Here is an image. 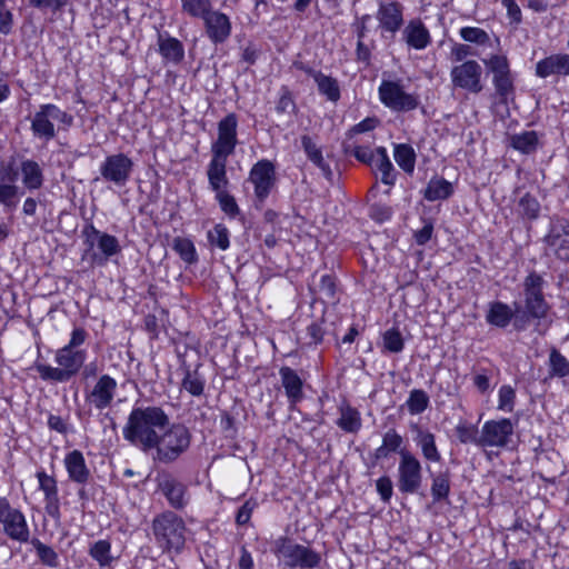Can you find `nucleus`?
<instances>
[{
	"instance_id": "obj_1",
	"label": "nucleus",
	"mask_w": 569,
	"mask_h": 569,
	"mask_svg": "<svg viewBox=\"0 0 569 569\" xmlns=\"http://www.w3.org/2000/svg\"><path fill=\"white\" fill-rule=\"evenodd\" d=\"M168 422V415L159 407L134 408L123 427V437L143 451L152 450Z\"/></svg>"
},
{
	"instance_id": "obj_2",
	"label": "nucleus",
	"mask_w": 569,
	"mask_h": 569,
	"mask_svg": "<svg viewBox=\"0 0 569 569\" xmlns=\"http://www.w3.org/2000/svg\"><path fill=\"white\" fill-rule=\"evenodd\" d=\"M87 360L86 350H71L62 347L54 352L57 367L37 363L36 369L41 379L53 382H67L74 377Z\"/></svg>"
},
{
	"instance_id": "obj_3",
	"label": "nucleus",
	"mask_w": 569,
	"mask_h": 569,
	"mask_svg": "<svg viewBox=\"0 0 569 569\" xmlns=\"http://www.w3.org/2000/svg\"><path fill=\"white\" fill-rule=\"evenodd\" d=\"M191 435L181 423L171 422L168 418L157 443L153 446L154 458L159 461L170 462L182 455L190 446Z\"/></svg>"
},
{
	"instance_id": "obj_4",
	"label": "nucleus",
	"mask_w": 569,
	"mask_h": 569,
	"mask_svg": "<svg viewBox=\"0 0 569 569\" xmlns=\"http://www.w3.org/2000/svg\"><path fill=\"white\" fill-rule=\"evenodd\" d=\"M157 543L168 552H180L186 542L184 521L172 512L158 516L152 523Z\"/></svg>"
},
{
	"instance_id": "obj_5",
	"label": "nucleus",
	"mask_w": 569,
	"mask_h": 569,
	"mask_svg": "<svg viewBox=\"0 0 569 569\" xmlns=\"http://www.w3.org/2000/svg\"><path fill=\"white\" fill-rule=\"evenodd\" d=\"M71 122L72 117L60 110L57 106L44 104L34 114L32 130L38 137L49 140L54 136L56 123L69 127Z\"/></svg>"
},
{
	"instance_id": "obj_6",
	"label": "nucleus",
	"mask_w": 569,
	"mask_h": 569,
	"mask_svg": "<svg viewBox=\"0 0 569 569\" xmlns=\"http://www.w3.org/2000/svg\"><path fill=\"white\" fill-rule=\"evenodd\" d=\"M515 432V425L510 419H492L482 425L477 445L480 447L503 448L508 446Z\"/></svg>"
},
{
	"instance_id": "obj_7",
	"label": "nucleus",
	"mask_w": 569,
	"mask_h": 569,
	"mask_svg": "<svg viewBox=\"0 0 569 569\" xmlns=\"http://www.w3.org/2000/svg\"><path fill=\"white\" fill-rule=\"evenodd\" d=\"M0 525L11 539L19 542L29 540L30 532L26 517L21 511L12 508L6 498H0Z\"/></svg>"
},
{
	"instance_id": "obj_8",
	"label": "nucleus",
	"mask_w": 569,
	"mask_h": 569,
	"mask_svg": "<svg viewBox=\"0 0 569 569\" xmlns=\"http://www.w3.org/2000/svg\"><path fill=\"white\" fill-rule=\"evenodd\" d=\"M420 461L410 452L402 451L398 466V488L405 493H415L421 486Z\"/></svg>"
},
{
	"instance_id": "obj_9",
	"label": "nucleus",
	"mask_w": 569,
	"mask_h": 569,
	"mask_svg": "<svg viewBox=\"0 0 569 569\" xmlns=\"http://www.w3.org/2000/svg\"><path fill=\"white\" fill-rule=\"evenodd\" d=\"M238 120L233 113L226 116L218 123V136L212 142V156L228 158L233 153L238 143L237 138Z\"/></svg>"
},
{
	"instance_id": "obj_10",
	"label": "nucleus",
	"mask_w": 569,
	"mask_h": 569,
	"mask_svg": "<svg viewBox=\"0 0 569 569\" xmlns=\"http://www.w3.org/2000/svg\"><path fill=\"white\" fill-rule=\"evenodd\" d=\"M378 91L380 101L391 110L408 111L418 106L417 98L407 93L399 82L382 81Z\"/></svg>"
},
{
	"instance_id": "obj_11",
	"label": "nucleus",
	"mask_w": 569,
	"mask_h": 569,
	"mask_svg": "<svg viewBox=\"0 0 569 569\" xmlns=\"http://www.w3.org/2000/svg\"><path fill=\"white\" fill-rule=\"evenodd\" d=\"M132 169V160L123 153H116L106 157L99 168L101 177L106 181L112 182L119 187L124 186L129 181Z\"/></svg>"
},
{
	"instance_id": "obj_12",
	"label": "nucleus",
	"mask_w": 569,
	"mask_h": 569,
	"mask_svg": "<svg viewBox=\"0 0 569 569\" xmlns=\"http://www.w3.org/2000/svg\"><path fill=\"white\" fill-rule=\"evenodd\" d=\"M278 556L289 567L300 566L303 568L318 567L321 556L315 550L291 541H283L277 549Z\"/></svg>"
},
{
	"instance_id": "obj_13",
	"label": "nucleus",
	"mask_w": 569,
	"mask_h": 569,
	"mask_svg": "<svg viewBox=\"0 0 569 569\" xmlns=\"http://www.w3.org/2000/svg\"><path fill=\"white\" fill-rule=\"evenodd\" d=\"M545 242L548 251L558 259L569 260V220L566 218L552 219Z\"/></svg>"
},
{
	"instance_id": "obj_14",
	"label": "nucleus",
	"mask_w": 569,
	"mask_h": 569,
	"mask_svg": "<svg viewBox=\"0 0 569 569\" xmlns=\"http://www.w3.org/2000/svg\"><path fill=\"white\" fill-rule=\"evenodd\" d=\"M451 81L455 87L477 93L482 90V68L475 60H468L452 68Z\"/></svg>"
},
{
	"instance_id": "obj_15",
	"label": "nucleus",
	"mask_w": 569,
	"mask_h": 569,
	"mask_svg": "<svg viewBox=\"0 0 569 569\" xmlns=\"http://www.w3.org/2000/svg\"><path fill=\"white\" fill-rule=\"evenodd\" d=\"M248 180L253 186L256 197L263 201L269 196L276 180L272 163L268 160L258 161L250 170Z\"/></svg>"
},
{
	"instance_id": "obj_16",
	"label": "nucleus",
	"mask_w": 569,
	"mask_h": 569,
	"mask_svg": "<svg viewBox=\"0 0 569 569\" xmlns=\"http://www.w3.org/2000/svg\"><path fill=\"white\" fill-rule=\"evenodd\" d=\"M118 383L109 375H102L87 395V401L99 410L108 408L116 395Z\"/></svg>"
},
{
	"instance_id": "obj_17",
	"label": "nucleus",
	"mask_w": 569,
	"mask_h": 569,
	"mask_svg": "<svg viewBox=\"0 0 569 569\" xmlns=\"http://www.w3.org/2000/svg\"><path fill=\"white\" fill-rule=\"evenodd\" d=\"M203 23L208 38L216 44L224 42L231 34L230 18L220 11L206 14Z\"/></svg>"
},
{
	"instance_id": "obj_18",
	"label": "nucleus",
	"mask_w": 569,
	"mask_h": 569,
	"mask_svg": "<svg viewBox=\"0 0 569 569\" xmlns=\"http://www.w3.org/2000/svg\"><path fill=\"white\" fill-rule=\"evenodd\" d=\"M542 279L536 273H531L526 279V305L528 311L536 318L543 317L547 311V305L541 296Z\"/></svg>"
},
{
	"instance_id": "obj_19",
	"label": "nucleus",
	"mask_w": 569,
	"mask_h": 569,
	"mask_svg": "<svg viewBox=\"0 0 569 569\" xmlns=\"http://www.w3.org/2000/svg\"><path fill=\"white\" fill-rule=\"evenodd\" d=\"M382 32L395 34L402 24V8L397 2L382 3L377 12Z\"/></svg>"
},
{
	"instance_id": "obj_20",
	"label": "nucleus",
	"mask_w": 569,
	"mask_h": 569,
	"mask_svg": "<svg viewBox=\"0 0 569 569\" xmlns=\"http://www.w3.org/2000/svg\"><path fill=\"white\" fill-rule=\"evenodd\" d=\"M83 232L87 243L91 247L97 244L98 249L104 256V259L120 251V244L116 237L100 232L92 226L88 227Z\"/></svg>"
},
{
	"instance_id": "obj_21",
	"label": "nucleus",
	"mask_w": 569,
	"mask_h": 569,
	"mask_svg": "<svg viewBox=\"0 0 569 569\" xmlns=\"http://www.w3.org/2000/svg\"><path fill=\"white\" fill-rule=\"evenodd\" d=\"M406 43L416 50L426 49L431 42V36L427 27L418 19L409 21L403 30Z\"/></svg>"
},
{
	"instance_id": "obj_22",
	"label": "nucleus",
	"mask_w": 569,
	"mask_h": 569,
	"mask_svg": "<svg viewBox=\"0 0 569 569\" xmlns=\"http://www.w3.org/2000/svg\"><path fill=\"white\" fill-rule=\"evenodd\" d=\"M402 451H408L403 446V438L396 429H389L382 436L381 445L375 450L373 457L377 461H382L398 453L401 457Z\"/></svg>"
},
{
	"instance_id": "obj_23",
	"label": "nucleus",
	"mask_w": 569,
	"mask_h": 569,
	"mask_svg": "<svg viewBox=\"0 0 569 569\" xmlns=\"http://www.w3.org/2000/svg\"><path fill=\"white\" fill-rule=\"evenodd\" d=\"M369 166L377 174H380L383 183L389 186L395 183L393 166L385 148H377L370 153Z\"/></svg>"
},
{
	"instance_id": "obj_24",
	"label": "nucleus",
	"mask_w": 569,
	"mask_h": 569,
	"mask_svg": "<svg viewBox=\"0 0 569 569\" xmlns=\"http://www.w3.org/2000/svg\"><path fill=\"white\" fill-rule=\"evenodd\" d=\"M37 479L39 489L44 495L46 509L48 513L54 516L59 510L57 481L43 470L37 472Z\"/></svg>"
},
{
	"instance_id": "obj_25",
	"label": "nucleus",
	"mask_w": 569,
	"mask_h": 569,
	"mask_svg": "<svg viewBox=\"0 0 569 569\" xmlns=\"http://www.w3.org/2000/svg\"><path fill=\"white\" fill-rule=\"evenodd\" d=\"M536 73L540 78H547L552 74H569V54H553L536 66Z\"/></svg>"
},
{
	"instance_id": "obj_26",
	"label": "nucleus",
	"mask_w": 569,
	"mask_h": 569,
	"mask_svg": "<svg viewBox=\"0 0 569 569\" xmlns=\"http://www.w3.org/2000/svg\"><path fill=\"white\" fill-rule=\"evenodd\" d=\"M64 467L69 478L78 483H84L89 477V469L81 451L72 450L64 457Z\"/></svg>"
},
{
	"instance_id": "obj_27",
	"label": "nucleus",
	"mask_w": 569,
	"mask_h": 569,
	"mask_svg": "<svg viewBox=\"0 0 569 569\" xmlns=\"http://www.w3.org/2000/svg\"><path fill=\"white\" fill-rule=\"evenodd\" d=\"M280 377L286 395L291 405H296L302 399V380L295 370L289 367L280 369Z\"/></svg>"
},
{
	"instance_id": "obj_28",
	"label": "nucleus",
	"mask_w": 569,
	"mask_h": 569,
	"mask_svg": "<svg viewBox=\"0 0 569 569\" xmlns=\"http://www.w3.org/2000/svg\"><path fill=\"white\" fill-rule=\"evenodd\" d=\"M227 158H219L212 156L208 167V180L211 189L219 192L227 189L229 183L226 173Z\"/></svg>"
},
{
	"instance_id": "obj_29",
	"label": "nucleus",
	"mask_w": 569,
	"mask_h": 569,
	"mask_svg": "<svg viewBox=\"0 0 569 569\" xmlns=\"http://www.w3.org/2000/svg\"><path fill=\"white\" fill-rule=\"evenodd\" d=\"M453 193V186L443 178H432L423 192L428 201L445 200Z\"/></svg>"
},
{
	"instance_id": "obj_30",
	"label": "nucleus",
	"mask_w": 569,
	"mask_h": 569,
	"mask_svg": "<svg viewBox=\"0 0 569 569\" xmlns=\"http://www.w3.org/2000/svg\"><path fill=\"white\" fill-rule=\"evenodd\" d=\"M415 441L420 447L421 453L426 460L431 462L440 461L441 456L436 446L435 436L431 432L417 429Z\"/></svg>"
},
{
	"instance_id": "obj_31",
	"label": "nucleus",
	"mask_w": 569,
	"mask_h": 569,
	"mask_svg": "<svg viewBox=\"0 0 569 569\" xmlns=\"http://www.w3.org/2000/svg\"><path fill=\"white\" fill-rule=\"evenodd\" d=\"M158 44L160 54L167 61L177 63L183 58V47L177 39L159 34Z\"/></svg>"
},
{
	"instance_id": "obj_32",
	"label": "nucleus",
	"mask_w": 569,
	"mask_h": 569,
	"mask_svg": "<svg viewBox=\"0 0 569 569\" xmlns=\"http://www.w3.org/2000/svg\"><path fill=\"white\" fill-rule=\"evenodd\" d=\"M313 80L319 92L329 101L337 102L340 99V88L336 79L322 72H315Z\"/></svg>"
},
{
	"instance_id": "obj_33",
	"label": "nucleus",
	"mask_w": 569,
	"mask_h": 569,
	"mask_svg": "<svg viewBox=\"0 0 569 569\" xmlns=\"http://www.w3.org/2000/svg\"><path fill=\"white\" fill-rule=\"evenodd\" d=\"M510 144L521 153H531L536 151L539 144V138L535 131H522L511 136Z\"/></svg>"
},
{
	"instance_id": "obj_34",
	"label": "nucleus",
	"mask_w": 569,
	"mask_h": 569,
	"mask_svg": "<svg viewBox=\"0 0 569 569\" xmlns=\"http://www.w3.org/2000/svg\"><path fill=\"white\" fill-rule=\"evenodd\" d=\"M513 316L512 310L502 302H493L490 305L487 321L496 327H506Z\"/></svg>"
},
{
	"instance_id": "obj_35",
	"label": "nucleus",
	"mask_w": 569,
	"mask_h": 569,
	"mask_svg": "<svg viewBox=\"0 0 569 569\" xmlns=\"http://www.w3.org/2000/svg\"><path fill=\"white\" fill-rule=\"evenodd\" d=\"M393 158L397 164L407 173H412L416 166V152L408 144H397L393 150Z\"/></svg>"
},
{
	"instance_id": "obj_36",
	"label": "nucleus",
	"mask_w": 569,
	"mask_h": 569,
	"mask_svg": "<svg viewBox=\"0 0 569 569\" xmlns=\"http://www.w3.org/2000/svg\"><path fill=\"white\" fill-rule=\"evenodd\" d=\"M23 184L28 189H38L42 184V172L39 164L34 161H24L21 164Z\"/></svg>"
},
{
	"instance_id": "obj_37",
	"label": "nucleus",
	"mask_w": 569,
	"mask_h": 569,
	"mask_svg": "<svg viewBox=\"0 0 569 569\" xmlns=\"http://www.w3.org/2000/svg\"><path fill=\"white\" fill-rule=\"evenodd\" d=\"M337 423L347 432H356L361 427L360 413L349 406H343L340 408V418Z\"/></svg>"
},
{
	"instance_id": "obj_38",
	"label": "nucleus",
	"mask_w": 569,
	"mask_h": 569,
	"mask_svg": "<svg viewBox=\"0 0 569 569\" xmlns=\"http://www.w3.org/2000/svg\"><path fill=\"white\" fill-rule=\"evenodd\" d=\"M162 491L172 507L180 508L186 503L183 485L168 480L162 483Z\"/></svg>"
},
{
	"instance_id": "obj_39",
	"label": "nucleus",
	"mask_w": 569,
	"mask_h": 569,
	"mask_svg": "<svg viewBox=\"0 0 569 569\" xmlns=\"http://www.w3.org/2000/svg\"><path fill=\"white\" fill-rule=\"evenodd\" d=\"M89 553L100 567H107L113 560L111 556V545L107 540H99L94 542L91 546Z\"/></svg>"
},
{
	"instance_id": "obj_40",
	"label": "nucleus",
	"mask_w": 569,
	"mask_h": 569,
	"mask_svg": "<svg viewBox=\"0 0 569 569\" xmlns=\"http://www.w3.org/2000/svg\"><path fill=\"white\" fill-rule=\"evenodd\" d=\"M516 405V390L509 386L503 385L498 390V406L499 411L510 413L513 411Z\"/></svg>"
},
{
	"instance_id": "obj_41",
	"label": "nucleus",
	"mask_w": 569,
	"mask_h": 569,
	"mask_svg": "<svg viewBox=\"0 0 569 569\" xmlns=\"http://www.w3.org/2000/svg\"><path fill=\"white\" fill-rule=\"evenodd\" d=\"M183 10L192 17H201L204 19L211 10L210 0H181Z\"/></svg>"
},
{
	"instance_id": "obj_42",
	"label": "nucleus",
	"mask_w": 569,
	"mask_h": 569,
	"mask_svg": "<svg viewBox=\"0 0 569 569\" xmlns=\"http://www.w3.org/2000/svg\"><path fill=\"white\" fill-rule=\"evenodd\" d=\"M429 402L427 393L422 390H412L407 400V407L411 415H418L426 410Z\"/></svg>"
},
{
	"instance_id": "obj_43",
	"label": "nucleus",
	"mask_w": 569,
	"mask_h": 569,
	"mask_svg": "<svg viewBox=\"0 0 569 569\" xmlns=\"http://www.w3.org/2000/svg\"><path fill=\"white\" fill-rule=\"evenodd\" d=\"M208 239L211 244L217 246L221 250H227L229 248V231L228 229L219 223L216 224L209 232Z\"/></svg>"
},
{
	"instance_id": "obj_44",
	"label": "nucleus",
	"mask_w": 569,
	"mask_h": 569,
	"mask_svg": "<svg viewBox=\"0 0 569 569\" xmlns=\"http://www.w3.org/2000/svg\"><path fill=\"white\" fill-rule=\"evenodd\" d=\"M173 248L186 262H193L197 259L196 248L191 240L186 238H176Z\"/></svg>"
},
{
	"instance_id": "obj_45",
	"label": "nucleus",
	"mask_w": 569,
	"mask_h": 569,
	"mask_svg": "<svg viewBox=\"0 0 569 569\" xmlns=\"http://www.w3.org/2000/svg\"><path fill=\"white\" fill-rule=\"evenodd\" d=\"M519 212L527 219H536L540 212V204L535 197L525 194L519 201Z\"/></svg>"
},
{
	"instance_id": "obj_46",
	"label": "nucleus",
	"mask_w": 569,
	"mask_h": 569,
	"mask_svg": "<svg viewBox=\"0 0 569 569\" xmlns=\"http://www.w3.org/2000/svg\"><path fill=\"white\" fill-rule=\"evenodd\" d=\"M216 199L221 210L229 217H236L239 212L236 199L227 191L222 190L216 192Z\"/></svg>"
},
{
	"instance_id": "obj_47",
	"label": "nucleus",
	"mask_w": 569,
	"mask_h": 569,
	"mask_svg": "<svg viewBox=\"0 0 569 569\" xmlns=\"http://www.w3.org/2000/svg\"><path fill=\"white\" fill-rule=\"evenodd\" d=\"M383 347L390 352H400L403 349V339L399 330L389 329L382 337Z\"/></svg>"
},
{
	"instance_id": "obj_48",
	"label": "nucleus",
	"mask_w": 569,
	"mask_h": 569,
	"mask_svg": "<svg viewBox=\"0 0 569 569\" xmlns=\"http://www.w3.org/2000/svg\"><path fill=\"white\" fill-rule=\"evenodd\" d=\"M549 361L552 375L559 377H566L569 375V362L558 351L553 350L550 353Z\"/></svg>"
},
{
	"instance_id": "obj_49",
	"label": "nucleus",
	"mask_w": 569,
	"mask_h": 569,
	"mask_svg": "<svg viewBox=\"0 0 569 569\" xmlns=\"http://www.w3.org/2000/svg\"><path fill=\"white\" fill-rule=\"evenodd\" d=\"M483 62L493 73V77L509 72V63L505 56L496 54Z\"/></svg>"
},
{
	"instance_id": "obj_50",
	"label": "nucleus",
	"mask_w": 569,
	"mask_h": 569,
	"mask_svg": "<svg viewBox=\"0 0 569 569\" xmlns=\"http://www.w3.org/2000/svg\"><path fill=\"white\" fill-rule=\"evenodd\" d=\"M460 36L465 41L485 43L488 40V34L480 28L465 27L460 30Z\"/></svg>"
},
{
	"instance_id": "obj_51",
	"label": "nucleus",
	"mask_w": 569,
	"mask_h": 569,
	"mask_svg": "<svg viewBox=\"0 0 569 569\" xmlns=\"http://www.w3.org/2000/svg\"><path fill=\"white\" fill-rule=\"evenodd\" d=\"M449 480L445 476H438L433 479L431 493L435 500L443 499L449 493Z\"/></svg>"
},
{
	"instance_id": "obj_52",
	"label": "nucleus",
	"mask_w": 569,
	"mask_h": 569,
	"mask_svg": "<svg viewBox=\"0 0 569 569\" xmlns=\"http://www.w3.org/2000/svg\"><path fill=\"white\" fill-rule=\"evenodd\" d=\"M33 546L36 548L38 557L47 565L54 566L57 563V553L54 550L42 542L36 540L33 541Z\"/></svg>"
},
{
	"instance_id": "obj_53",
	"label": "nucleus",
	"mask_w": 569,
	"mask_h": 569,
	"mask_svg": "<svg viewBox=\"0 0 569 569\" xmlns=\"http://www.w3.org/2000/svg\"><path fill=\"white\" fill-rule=\"evenodd\" d=\"M18 188L13 184H0V203L13 206L17 202Z\"/></svg>"
},
{
	"instance_id": "obj_54",
	"label": "nucleus",
	"mask_w": 569,
	"mask_h": 569,
	"mask_svg": "<svg viewBox=\"0 0 569 569\" xmlns=\"http://www.w3.org/2000/svg\"><path fill=\"white\" fill-rule=\"evenodd\" d=\"M302 146L308 156V158L316 164H322V154L321 151L317 148V146L312 142L309 137L302 138Z\"/></svg>"
},
{
	"instance_id": "obj_55",
	"label": "nucleus",
	"mask_w": 569,
	"mask_h": 569,
	"mask_svg": "<svg viewBox=\"0 0 569 569\" xmlns=\"http://www.w3.org/2000/svg\"><path fill=\"white\" fill-rule=\"evenodd\" d=\"M493 82L500 96L507 97L512 90L510 72L493 77Z\"/></svg>"
},
{
	"instance_id": "obj_56",
	"label": "nucleus",
	"mask_w": 569,
	"mask_h": 569,
	"mask_svg": "<svg viewBox=\"0 0 569 569\" xmlns=\"http://www.w3.org/2000/svg\"><path fill=\"white\" fill-rule=\"evenodd\" d=\"M376 488L383 501L387 502L390 500V498L392 497L393 487H392V481L389 477H387V476L380 477L376 481Z\"/></svg>"
},
{
	"instance_id": "obj_57",
	"label": "nucleus",
	"mask_w": 569,
	"mask_h": 569,
	"mask_svg": "<svg viewBox=\"0 0 569 569\" xmlns=\"http://www.w3.org/2000/svg\"><path fill=\"white\" fill-rule=\"evenodd\" d=\"M456 430L457 436L461 442H475L477 445V439L479 438V436L476 435L475 427L468 426L466 423H459Z\"/></svg>"
},
{
	"instance_id": "obj_58",
	"label": "nucleus",
	"mask_w": 569,
	"mask_h": 569,
	"mask_svg": "<svg viewBox=\"0 0 569 569\" xmlns=\"http://www.w3.org/2000/svg\"><path fill=\"white\" fill-rule=\"evenodd\" d=\"M87 339V332L82 328H74L70 335V340L66 348L71 350H79L78 347L84 343Z\"/></svg>"
},
{
	"instance_id": "obj_59",
	"label": "nucleus",
	"mask_w": 569,
	"mask_h": 569,
	"mask_svg": "<svg viewBox=\"0 0 569 569\" xmlns=\"http://www.w3.org/2000/svg\"><path fill=\"white\" fill-rule=\"evenodd\" d=\"M502 6L507 10V14L510 20L515 23H519L521 21V10L515 0H501Z\"/></svg>"
},
{
	"instance_id": "obj_60",
	"label": "nucleus",
	"mask_w": 569,
	"mask_h": 569,
	"mask_svg": "<svg viewBox=\"0 0 569 569\" xmlns=\"http://www.w3.org/2000/svg\"><path fill=\"white\" fill-rule=\"evenodd\" d=\"M12 14L1 9L0 10V33L8 34L12 29Z\"/></svg>"
},
{
	"instance_id": "obj_61",
	"label": "nucleus",
	"mask_w": 569,
	"mask_h": 569,
	"mask_svg": "<svg viewBox=\"0 0 569 569\" xmlns=\"http://www.w3.org/2000/svg\"><path fill=\"white\" fill-rule=\"evenodd\" d=\"M433 227L431 223H426L422 229L415 233V239L418 244H425L431 239Z\"/></svg>"
},
{
	"instance_id": "obj_62",
	"label": "nucleus",
	"mask_w": 569,
	"mask_h": 569,
	"mask_svg": "<svg viewBox=\"0 0 569 569\" xmlns=\"http://www.w3.org/2000/svg\"><path fill=\"white\" fill-rule=\"evenodd\" d=\"M378 124V120L375 119V118H367L365 120H362L361 122H359L358 124H356L352 129V131L355 133H361V132H367V131H370V130H373Z\"/></svg>"
},
{
	"instance_id": "obj_63",
	"label": "nucleus",
	"mask_w": 569,
	"mask_h": 569,
	"mask_svg": "<svg viewBox=\"0 0 569 569\" xmlns=\"http://www.w3.org/2000/svg\"><path fill=\"white\" fill-rule=\"evenodd\" d=\"M183 387L186 390H188L193 396L200 395L203 390L202 383L198 379H193V378H187L183 381Z\"/></svg>"
},
{
	"instance_id": "obj_64",
	"label": "nucleus",
	"mask_w": 569,
	"mask_h": 569,
	"mask_svg": "<svg viewBox=\"0 0 569 569\" xmlns=\"http://www.w3.org/2000/svg\"><path fill=\"white\" fill-rule=\"evenodd\" d=\"M473 385L480 392H486L490 389V379L485 373H478L473 377Z\"/></svg>"
}]
</instances>
